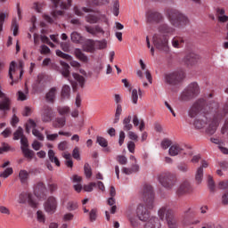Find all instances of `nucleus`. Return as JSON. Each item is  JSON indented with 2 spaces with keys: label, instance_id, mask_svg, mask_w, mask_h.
Listing matches in <instances>:
<instances>
[{
  "label": "nucleus",
  "instance_id": "obj_1",
  "mask_svg": "<svg viewBox=\"0 0 228 228\" xmlns=\"http://www.w3.org/2000/svg\"><path fill=\"white\" fill-rule=\"evenodd\" d=\"M141 197L144 201L137 207V216L141 222H147L144 228H161V222L156 216L151 217L149 209L154 208V190L151 184H144L141 191Z\"/></svg>",
  "mask_w": 228,
  "mask_h": 228
},
{
  "label": "nucleus",
  "instance_id": "obj_2",
  "mask_svg": "<svg viewBox=\"0 0 228 228\" xmlns=\"http://www.w3.org/2000/svg\"><path fill=\"white\" fill-rule=\"evenodd\" d=\"M61 65L62 67V69L61 70V74L63 76V77H66V79H69L70 82L73 90H77V85L80 86V88H85V77L77 73H73V77L75 81L70 80V66L63 61H61Z\"/></svg>",
  "mask_w": 228,
  "mask_h": 228
},
{
  "label": "nucleus",
  "instance_id": "obj_3",
  "mask_svg": "<svg viewBox=\"0 0 228 228\" xmlns=\"http://www.w3.org/2000/svg\"><path fill=\"white\" fill-rule=\"evenodd\" d=\"M159 218L163 221L166 220L168 228H178L179 224L177 218L174 214V210L170 208L169 204L162 206L158 211Z\"/></svg>",
  "mask_w": 228,
  "mask_h": 228
},
{
  "label": "nucleus",
  "instance_id": "obj_4",
  "mask_svg": "<svg viewBox=\"0 0 228 228\" xmlns=\"http://www.w3.org/2000/svg\"><path fill=\"white\" fill-rule=\"evenodd\" d=\"M167 19L175 28H184L190 22L184 14L175 9L167 12Z\"/></svg>",
  "mask_w": 228,
  "mask_h": 228
},
{
  "label": "nucleus",
  "instance_id": "obj_5",
  "mask_svg": "<svg viewBox=\"0 0 228 228\" xmlns=\"http://www.w3.org/2000/svg\"><path fill=\"white\" fill-rule=\"evenodd\" d=\"M168 35L155 33L152 37V44L158 51H163V53H168L170 46L168 45L169 40Z\"/></svg>",
  "mask_w": 228,
  "mask_h": 228
},
{
  "label": "nucleus",
  "instance_id": "obj_6",
  "mask_svg": "<svg viewBox=\"0 0 228 228\" xmlns=\"http://www.w3.org/2000/svg\"><path fill=\"white\" fill-rule=\"evenodd\" d=\"M158 181L166 190H172L177 184V175L170 172L161 173L158 175Z\"/></svg>",
  "mask_w": 228,
  "mask_h": 228
},
{
  "label": "nucleus",
  "instance_id": "obj_7",
  "mask_svg": "<svg viewBox=\"0 0 228 228\" xmlns=\"http://www.w3.org/2000/svg\"><path fill=\"white\" fill-rule=\"evenodd\" d=\"M185 77L184 71H173L170 73H166L164 75V82L167 85H170L171 86H175L180 83H183V80Z\"/></svg>",
  "mask_w": 228,
  "mask_h": 228
},
{
  "label": "nucleus",
  "instance_id": "obj_8",
  "mask_svg": "<svg viewBox=\"0 0 228 228\" xmlns=\"http://www.w3.org/2000/svg\"><path fill=\"white\" fill-rule=\"evenodd\" d=\"M200 94V88L198 83L190 84L181 94L180 101H191L193 97H197Z\"/></svg>",
  "mask_w": 228,
  "mask_h": 228
},
{
  "label": "nucleus",
  "instance_id": "obj_9",
  "mask_svg": "<svg viewBox=\"0 0 228 228\" xmlns=\"http://www.w3.org/2000/svg\"><path fill=\"white\" fill-rule=\"evenodd\" d=\"M54 118V110L53 107L49 105H45L41 110V120L45 123H49Z\"/></svg>",
  "mask_w": 228,
  "mask_h": 228
},
{
  "label": "nucleus",
  "instance_id": "obj_10",
  "mask_svg": "<svg viewBox=\"0 0 228 228\" xmlns=\"http://www.w3.org/2000/svg\"><path fill=\"white\" fill-rule=\"evenodd\" d=\"M45 211L49 215H54L56 209H58V201L56 198L51 196L49 197L44 204Z\"/></svg>",
  "mask_w": 228,
  "mask_h": 228
},
{
  "label": "nucleus",
  "instance_id": "obj_11",
  "mask_svg": "<svg viewBox=\"0 0 228 228\" xmlns=\"http://www.w3.org/2000/svg\"><path fill=\"white\" fill-rule=\"evenodd\" d=\"M26 202H28L31 208H37V206H38V203H37V200L33 199V194L29 192H22L20 194L19 203L26 204Z\"/></svg>",
  "mask_w": 228,
  "mask_h": 228
},
{
  "label": "nucleus",
  "instance_id": "obj_12",
  "mask_svg": "<svg viewBox=\"0 0 228 228\" xmlns=\"http://www.w3.org/2000/svg\"><path fill=\"white\" fill-rule=\"evenodd\" d=\"M146 20L149 22V24H152L153 22L158 24L163 20V15L155 11H149L146 13Z\"/></svg>",
  "mask_w": 228,
  "mask_h": 228
},
{
  "label": "nucleus",
  "instance_id": "obj_13",
  "mask_svg": "<svg viewBox=\"0 0 228 228\" xmlns=\"http://www.w3.org/2000/svg\"><path fill=\"white\" fill-rule=\"evenodd\" d=\"M191 185L190 184V182L185 181L183 182L180 186L176 190V195L177 197H183V195H186L188 193H191Z\"/></svg>",
  "mask_w": 228,
  "mask_h": 228
},
{
  "label": "nucleus",
  "instance_id": "obj_14",
  "mask_svg": "<svg viewBox=\"0 0 228 228\" xmlns=\"http://www.w3.org/2000/svg\"><path fill=\"white\" fill-rule=\"evenodd\" d=\"M45 191H47V189L45 188V184L42 182L37 183L34 190V193L36 197H37V199L44 200L46 197Z\"/></svg>",
  "mask_w": 228,
  "mask_h": 228
},
{
  "label": "nucleus",
  "instance_id": "obj_15",
  "mask_svg": "<svg viewBox=\"0 0 228 228\" xmlns=\"http://www.w3.org/2000/svg\"><path fill=\"white\" fill-rule=\"evenodd\" d=\"M56 54L62 58L63 60H67V61H70L71 67H75L76 69H79L81 67V64L77 61H72V56L61 52V50L56 51Z\"/></svg>",
  "mask_w": 228,
  "mask_h": 228
},
{
  "label": "nucleus",
  "instance_id": "obj_16",
  "mask_svg": "<svg viewBox=\"0 0 228 228\" xmlns=\"http://www.w3.org/2000/svg\"><path fill=\"white\" fill-rule=\"evenodd\" d=\"M157 33H160V35H167L168 37V35H174V33H175V28L167 23H162L159 26Z\"/></svg>",
  "mask_w": 228,
  "mask_h": 228
},
{
  "label": "nucleus",
  "instance_id": "obj_17",
  "mask_svg": "<svg viewBox=\"0 0 228 228\" xmlns=\"http://www.w3.org/2000/svg\"><path fill=\"white\" fill-rule=\"evenodd\" d=\"M184 151V145L180 143H175L171 145L169 148V155L170 156H179V154H183Z\"/></svg>",
  "mask_w": 228,
  "mask_h": 228
},
{
  "label": "nucleus",
  "instance_id": "obj_18",
  "mask_svg": "<svg viewBox=\"0 0 228 228\" xmlns=\"http://www.w3.org/2000/svg\"><path fill=\"white\" fill-rule=\"evenodd\" d=\"M184 37L181 36H175L171 40V45L175 49H183L185 44Z\"/></svg>",
  "mask_w": 228,
  "mask_h": 228
},
{
  "label": "nucleus",
  "instance_id": "obj_19",
  "mask_svg": "<svg viewBox=\"0 0 228 228\" xmlns=\"http://www.w3.org/2000/svg\"><path fill=\"white\" fill-rule=\"evenodd\" d=\"M86 31H87V33H90V35H97L99 33H102V35H104V29H102V28H101V26L99 25H95L94 27L92 26H86Z\"/></svg>",
  "mask_w": 228,
  "mask_h": 228
},
{
  "label": "nucleus",
  "instance_id": "obj_20",
  "mask_svg": "<svg viewBox=\"0 0 228 228\" xmlns=\"http://www.w3.org/2000/svg\"><path fill=\"white\" fill-rule=\"evenodd\" d=\"M68 3H64L61 0H52V3L53 4L54 8H61V10H67L70 4H72V0H67Z\"/></svg>",
  "mask_w": 228,
  "mask_h": 228
},
{
  "label": "nucleus",
  "instance_id": "obj_21",
  "mask_svg": "<svg viewBox=\"0 0 228 228\" xmlns=\"http://www.w3.org/2000/svg\"><path fill=\"white\" fill-rule=\"evenodd\" d=\"M72 181H73V183H76V184H74L75 191L79 193L83 190V185H81V181H83V178L77 175H75L72 177Z\"/></svg>",
  "mask_w": 228,
  "mask_h": 228
},
{
  "label": "nucleus",
  "instance_id": "obj_22",
  "mask_svg": "<svg viewBox=\"0 0 228 228\" xmlns=\"http://www.w3.org/2000/svg\"><path fill=\"white\" fill-rule=\"evenodd\" d=\"M208 124V117L203 116L202 118H198L194 120L193 126L196 129H202L206 127Z\"/></svg>",
  "mask_w": 228,
  "mask_h": 228
},
{
  "label": "nucleus",
  "instance_id": "obj_23",
  "mask_svg": "<svg viewBox=\"0 0 228 228\" xmlns=\"http://www.w3.org/2000/svg\"><path fill=\"white\" fill-rule=\"evenodd\" d=\"M199 60V55L195 54L194 53H190L184 57V61L187 65H193L197 63Z\"/></svg>",
  "mask_w": 228,
  "mask_h": 228
},
{
  "label": "nucleus",
  "instance_id": "obj_24",
  "mask_svg": "<svg viewBox=\"0 0 228 228\" xmlns=\"http://www.w3.org/2000/svg\"><path fill=\"white\" fill-rule=\"evenodd\" d=\"M86 53H95V41L88 39L83 47Z\"/></svg>",
  "mask_w": 228,
  "mask_h": 228
},
{
  "label": "nucleus",
  "instance_id": "obj_25",
  "mask_svg": "<svg viewBox=\"0 0 228 228\" xmlns=\"http://www.w3.org/2000/svg\"><path fill=\"white\" fill-rule=\"evenodd\" d=\"M54 99H56V87H52L45 95V100L47 102L54 103Z\"/></svg>",
  "mask_w": 228,
  "mask_h": 228
},
{
  "label": "nucleus",
  "instance_id": "obj_26",
  "mask_svg": "<svg viewBox=\"0 0 228 228\" xmlns=\"http://www.w3.org/2000/svg\"><path fill=\"white\" fill-rule=\"evenodd\" d=\"M74 54H75L76 58H77V60H79L80 61H83V63L88 62V57L86 56L85 53H83L81 49H79V48L75 49Z\"/></svg>",
  "mask_w": 228,
  "mask_h": 228
},
{
  "label": "nucleus",
  "instance_id": "obj_27",
  "mask_svg": "<svg viewBox=\"0 0 228 228\" xmlns=\"http://www.w3.org/2000/svg\"><path fill=\"white\" fill-rule=\"evenodd\" d=\"M15 74V61H12L9 67V77L12 79L11 86H13V83H17L19 78L13 79V75Z\"/></svg>",
  "mask_w": 228,
  "mask_h": 228
},
{
  "label": "nucleus",
  "instance_id": "obj_28",
  "mask_svg": "<svg viewBox=\"0 0 228 228\" xmlns=\"http://www.w3.org/2000/svg\"><path fill=\"white\" fill-rule=\"evenodd\" d=\"M217 13V19L219 22H228V16L225 15V10L224 9H216Z\"/></svg>",
  "mask_w": 228,
  "mask_h": 228
},
{
  "label": "nucleus",
  "instance_id": "obj_29",
  "mask_svg": "<svg viewBox=\"0 0 228 228\" xmlns=\"http://www.w3.org/2000/svg\"><path fill=\"white\" fill-rule=\"evenodd\" d=\"M86 20L89 24H97V22H99V16H98V13L87 14V15L86 16Z\"/></svg>",
  "mask_w": 228,
  "mask_h": 228
},
{
  "label": "nucleus",
  "instance_id": "obj_30",
  "mask_svg": "<svg viewBox=\"0 0 228 228\" xmlns=\"http://www.w3.org/2000/svg\"><path fill=\"white\" fill-rule=\"evenodd\" d=\"M19 178L22 184H26V183H28V179H29V173L26 170H20L19 173Z\"/></svg>",
  "mask_w": 228,
  "mask_h": 228
},
{
  "label": "nucleus",
  "instance_id": "obj_31",
  "mask_svg": "<svg viewBox=\"0 0 228 228\" xmlns=\"http://www.w3.org/2000/svg\"><path fill=\"white\" fill-rule=\"evenodd\" d=\"M84 40L81 34L77 32L71 33V42H74V44H83Z\"/></svg>",
  "mask_w": 228,
  "mask_h": 228
},
{
  "label": "nucleus",
  "instance_id": "obj_32",
  "mask_svg": "<svg viewBox=\"0 0 228 228\" xmlns=\"http://www.w3.org/2000/svg\"><path fill=\"white\" fill-rule=\"evenodd\" d=\"M21 151L23 152L24 157L27 158V159H28L29 161H31V159H33V156H35V151H33V150H29L28 148L21 147Z\"/></svg>",
  "mask_w": 228,
  "mask_h": 228
},
{
  "label": "nucleus",
  "instance_id": "obj_33",
  "mask_svg": "<svg viewBox=\"0 0 228 228\" xmlns=\"http://www.w3.org/2000/svg\"><path fill=\"white\" fill-rule=\"evenodd\" d=\"M48 158L52 163H55L56 167H60V159L55 156L54 151H48Z\"/></svg>",
  "mask_w": 228,
  "mask_h": 228
},
{
  "label": "nucleus",
  "instance_id": "obj_34",
  "mask_svg": "<svg viewBox=\"0 0 228 228\" xmlns=\"http://www.w3.org/2000/svg\"><path fill=\"white\" fill-rule=\"evenodd\" d=\"M61 95V99H69L70 98V86H67V85L63 86Z\"/></svg>",
  "mask_w": 228,
  "mask_h": 228
},
{
  "label": "nucleus",
  "instance_id": "obj_35",
  "mask_svg": "<svg viewBox=\"0 0 228 228\" xmlns=\"http://www.w3.org/2000/svg\"><path fill=\"white\" fill-rule=\"evenodd\" d=\"M203 177H204V169H202V167H199L195 175L196 183H198V184H200L202 183Z\"/></svg>",
  "mask_w": 228,
  "mask_h": 228
},
{
  "label": "nucleus",
  "instance_id": "obj_36",
  "mask_svg": "<svg viewBox=\"0 0 228 228\" xmlns=\"http://www.w3.org/2000/svg\"><path fill=\"white\" fill-rule=\"evenodd\" d=\"M124 131H131L133 129V124H131V116H128L123 120Z\"/></svg>",
  "mask_w": 228,
  "mask_h": 228
},
{
  "label": "nucleus",
  "instance_id": "obj_37",
  "mask_svg": "<svg viewBox=\"0 0 228 228\" xmlns=\"http://www.w3.org/2000/svg\"><path fill=\"white\" fill-rule=\"evenodd\" d=\"M57 111L59 113V115H61V117L65 116V115H69V113H70V107L69 106H59L57 108Z\"/></svg>",
  "mask_w": 228,
  "mask_h": 228
},
{
  "label": "nucleus",
  "instance_id": "obj_38",
  "mask_svg": "<svg viewBox=\"0 0 228 228\" xmlns=\"http://www.w3.org/2000/svg\"><path fill=\"white\" fill-rule=\"evenodd\" d=\"M126 216L130 222V225H132L134 228L138 227L139 223H138V219H136V216H131L130 214L126 213Z\"/></svg>",
  "mask_w": 228,
  "mask_h": 228
},
{
  "label": "nucleus",
  "instance_id": "obj_39",
  "mask_svg": "<svg viewBox=\"0 0 228 228\" xmlns=\"http://www.w3.org/2000/svg\"><path fill=\"white\" fill-rule=\"evenodd\" d=\"M108 43L105 39L101 41H94V49H106Z\"/></svg>",
  "mask_w": 228,
  "mask_h": 228
},
{
  "label": "nucleus",
  "instance_id": "obj_40",
  "mask_svg": "<svg viewBox=\"0 0 228 228\" xmlns=\"http://www.w3.org/2000/svg\"><path fill=\"white\" fill-rule=\"evenodd\" d=\"M120 115H122V105L118 104L115 113L114 124L118 123V120H120Z\"/></svg>",
  "mask_w": 228,
  "mask_h": 228
},
{
  "label": "nucleus",
  "instance_id": "obj_41",
  "mask_svg": "<svg viewBox=\"0 0 228 228\" xmlns=\"http://www.w3.org/2000/svg\"><path fill=\"white\" fill-rule=\"evenodd\" d=\"M22 136H24V130L20 126L13 134V140H20V138L21 139Z\"/></svg>",
  "mask_w": 228,
  "mask_h": 228
},
{
  "label": "nucleus",
  "instance_id": "obj_42",
  "mask_svg": "<svg viewBox=\"0 0 228 228\" xmlns=\"http://www.w3.org/2000/svg\"><path fill=\"white\" fill-rule=\"evenodd\" d=\"M84 172H85V175L87 179H90V177H92V167H90V164H88V163L85 164Z\"/></svg>",
  "mask_w": 228,
  "mask_h": 228
},
{
  "label": "nucleus",
  "instance_id": "obj_43",
  "mask_svg": "<svg viewBox=\"0 0 228 228\" xmlns=\"http://www.w3.org/2000/svg\"><path fill=\"white\" fill-rule=\"evenodd\" d=\"M12 29L13 31V36L17 37V35H19V23H17V18L12 20Z\"/></svg>",
  "mask_w": 228,
  "mask_h": 228
},
{
  "label": "nucleus",
  "instance_id": "obj_44",
  "mask_svg": "<svg viewBox=\"0 0 228 228\" xmlns=\"http://www.w3.org/2000/svg\"><path fill=\"white\" fill-rule=\"evenodd\" d=\"M37 220L39 224H45V214H44L41 210L37 212Z\"/></svg>",
  "mask_w": 228,
  "mask_h": 228
},
{
  "label": "nucleus",
  "instance_id": "obj_45",
  "mask_svg": "<svg viewBox=\"0 0 228 228\" xmlns=\"http://www.w3.org/2000/svg\"><path fill=\"white\" fill-rule=\"evenodd\" d=\"M13 174V168L8 167L4 172L0 173V177H4V179H6L7 177H10Z\"/></svg>",
  "mask_w": 228,
  "mask_h": 228
},
{
  "label": "nucleus",
  "instance_id": "obj_46",
  "mask_svg": "<svg viewBox=\"0 0 228 228\" xmlns=\"http://www.w3.org/2000/svg\"><path fill=\"white\" fill-rule=\"evenodd\" d=\"M118 13H120V4L118 3V0H116L113 4V14L115 17H118Z\"/></svg>",
  "mask_w": 228,
  "mask_h": 228
},
{
  "label": "nucleus",
  "instance_id": "obj_47",
  "mask_svg": "<svg viewBox=\"0 0 228 228\" xmlns=\"http://www.w3.org/2000/svg\"><path fill=\"white\" fill-rule=\"evenodd\" d=\"M66 122H67V119L65 118V117L57 118L55 127H59V128L63 127Z\"/></svg>",
  "mask_w": 228,
  "mask_h": 228
},
{
  "label": "nucleus",
  "instance_id": "obj_48",
  "mask_svg": "<svg viewBox=\"0 0 228 228\" xmlns=\"http://www.w3.org/2000/svg\"><path fill=\"white\" fill-rule=\"evenodd\" d=\"M195 215V210L191 207H188L183 210V216L188 218L190 216H193Z\"/></svg>",
  "mask_w": 228,
  "mask_h": 228
},
{
  "label": "nucleus",
  "instance_id": "obj_49",
  "mask_svg": "<svg viewBox=\"0 0 228 228\" xmlns=\"http://www.w3.org/2000/svg\"><path fill=\"white\" fill-rule=\"evenodd\" d=\"M32 134L36 136L40 142H44V134L38 131V129L33 128Z\"/></svg>",
  "mask_w": 228,
  "mask_h": 228
},
{
  "label": "nucleus",
  "instance_id": "obj_50",
  "mask_svg": "<svg viewBox=\"0 0 228 228\" xmlns=\"http://www.w3.org/2000/svg\"><path fill=\"white\" fill-rule=\"evenodd\" d=\"M208 188L210 190V191H215V181H213V176L208 175Z\"/></svg>",
  "mask_w": 228,
  "mask_h": 228
},
{
  "label": "nucleus",
  "instance_id": "obj_51",
  "mask_svg": "<svg viewBox=\"0 0 228 228\" xmlns=\"http://www.w3.org/2000/svg\"><path fill=\"white\" fill-rule=\"evenodd\" d=\"M96 142L101 147H108V141L104 137L97 136Z\"/></svg>",
  "mask_w": 228,
  "mask_h": 228
},
{
  "label": "nucleus",
  "instance_id": "obj_52",
  "mask_svg": "<svg viewBox=\"0 0 228 228\" xmlns=\"http://www.w3.org/2000/svg\"><path fill=\"white\" fill-rule=\"evenodd\" d=\"M89 218L91 222H95L97 220V209L93 208L89 213Z\"/></svg>",
  "mask_w": 228,
  "mask_h": 228
},
{
  "label": "nucleus",
  "instance_id": "obj_53",
  "mask_svg": "<svg viewBox=\"0 0 228 228\" xmlns=\"http://www.w3.org/2000/svg\"><path fill=\"white\" fill-rule=\"evenodd\" d=\"M132 102L133 104H138V90L136 89L132 91Z\"/></svg>",
  "mask_w": 228,
  "mask_h": 228
},
{
  "label": "nucleus",
  "instance_id": "obj_54",
  "mask_svg": "<svg viewBox=\"0 0 228 228\" xmlns=\"http://www.w3.org/2000/svg\"><path fill=\"white\" fill-rule=\"evenodd\" d=\"M77 208V203L74 201L68 202L67 209L69 211H75V209Z\"/></svg>",
  "mask_w": 228,
  "mask_h": 228
},
{
  "label": "nucleus",
  "instance_id": "obj_55",
  "mask_svg": "<svg viewBox=\"0 0 228 228\" xmlns=\"http://www.w3.org/2000/svg\"><path fill=\"white\" fill-rule=\"evenodd\" d=\"M170 145H172V141L169 139H165L161 142V147H162V149H165V150L168 149V147H170Z\"/></svg>",
  "mask_w": 228,
  "mask_h": 228
},
{
  "label": "nucleus",
  "instance_id": "obj_56",
  "mask_svg": "<svg viewBox=\"0 0 228 228\" xmlns=\"http://www.w3.org/2000/svg\"><path fill=\"white\" fill-rule=\"evenodd\" d=\"M21 147H24V149H28L29 147V143L28 142V137L23 135L20 139Z\"/></svg>",
  "mask_w": 228,
  "mask_h": 228
},
{
  "label": "nucleus",
  "instance_id": "obj_57",
  "mask_svg": "<svg viewBox=\"0 0 228 228\" xmlns=\"http://www.w3.org/2000/svg\"><path fill=\"white\" fill-rule=\"evenodd\" d=\"M97 186L96 183H90L88 185L84 186L85 191H93L94 188Z\"/></svg>",
  "mask_w": 228,
  "mask_h": 228
},
{
  "label": "nucleus",
  "instance_id": "obj_58",
  "mask_svg": "<svg viewBox=\"0 0 228 228\" xmlns=\"http://www.w3.org/2000/svg\"><path fill=\"white\" fill-rule=\"evenodd\" d=\"M72 157L74 158V159H81V155L79 154V148L76 147L73 150Z\"/></svg>",
  "mask_w": 228,
  "mask_h": 228
},
{
  "label": "nucleus",
  "instance_id": "obj_59",
  "mask_svg": "<svg viewBox=\"0 0 228 228\" xmlns=\"http://www.w3.org/2000/svg\"><path fill=\"white\" fill-rule=\"evenodd\" d=\"M178 170H180V172H188L189 167L188 165L185 163H181L177 166Z\"/></svg>",
  "mask_w": 228,
  "mask_h": 228
},
{
  "label": "nucleus",
  "instance_id": "obj_60",
  "mask_svg": "<svg viewBox=\"0 0 228 228\" xmlns=\"http://www.w3.org/2000/svg\"><path fill=\"white\" fill-rule=\"evenodd\" d=\"M32 149H34V151H40V149H42V142L37 140L34 141L32 143Z\"/></svg>",
  "mask_w": 228,
  "mask_h": 228
},
{
  "label": "nucleus",
  "instance_id": "obj_61",
  "mask_svg": "<svg viewBox=\"0 0 228 228\" xmlns=\"http://www.w3.org/2000/svg\"><path fill=\"white\" fill-rule=\"evenodd\" d=\"M45 134H46V140H48L49 142H54V140H56V138H58V134H49L46 131Z\"/></svg>",
  "mask_w": 228,
  "mask_h": 228
},
{
  "label": "nucleus",
  "instance_id": "obj_62",
  "mask_svg": "<svg viewBox=\"0 0 228 228\" xmlns=\"http://www.w3.org/2000/svg\"><path fill=\"white\" fill-rule=\"evenodd\" d=\"M5 19H6V14L4 12L0 13V33L3 31V26L4 24Z\"/></svg>",
  "mask_w": 228,
  "mask_h": 228
},
{
  "label": "nucleus",
  "instance_id": "obj_63",
  "mask_svg": "<svg viewBox=\"0 0 228 228\" xmlns=\"http://www.w3.org/2000/svg\"><path fill=\"white\" fill-rule=\"evenodd\" d=\"M117 159H118L119 165H126L127 164V158H126L125 156L119 155V156H118Z\"/></svg>",
  "mask_w": 228,
  "mask_h": 228
},
{
  "label": "nucleus",
  "instance_id": "obj_64",
  "mask_svg": "<svg viewBox=\"0 0 228 228\" xmlns=\"http://www.w3.org/2000/svg\"><path fill=\"white\" fill-rule=\"evenodd\" d=\"M69 142H67V141L61 142L58 145V149L59 151H66Z\"/></svg>",
  "mask_w": 228,
  "mask_h": 228
}]
</instances>
